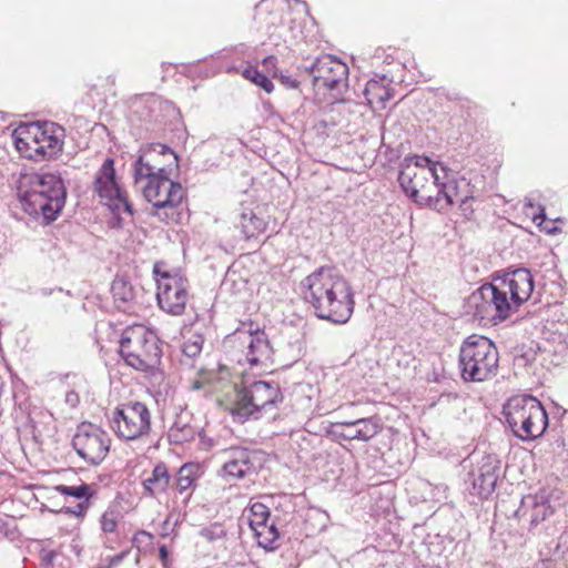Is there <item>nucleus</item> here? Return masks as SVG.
<instances>
[{"mask_svg":"<svg viewBox=\"0 0 568 568\" xmlns=\"http://www.w3.org/2000/svg\"><path fill=\"white\" fill-rule=\"evenodd\" d=\"M303 298L315 315L334 324H345L354 312V294L347 280L335 268L322 266L301 282Z\"/></svg>","mask_w":568,"mask_h":568,"instance_id":"nucleus-1","label":"nucleus"},{"mask_svg":"<svg viewBox=\"0 0 568 568\" xmlns=\"http://www.w3.org/2000/svg\"><path fill=\"white\" fill-rule=\"evenodd\" d=\"M283 399L278 383L254 381L250 384H232L219 398V405L234 422L243 424L248 419H260L274 413Z\"/></svg>","mask_w":568,"mask_h":568,"instance_id":"nucleus-2","label":"nucleus"},{"mask_svg":"<svg viewBox=\"0 0 568 568\" xmlns=\"http://www.w3.org/2000/svg\"><path fill=\"white\" fill-rule=\"evenodd\" d=\"M438 169L446 175V169L427 156L405 158L398 175V182L405 194L414 202L437 211H442L440 194L446 196L447 203L450 196L447 186L442 183Z\"/></svg>","mask_w":568,"mask_h":568,"instance_id":"nucleus-3","label":"nucleus"},{"mask_svg":"<svg viewBox=\"0 0 568 568\" xmlns=\"http://www.w3.org/2000/svg\"><path fill=\"white\" fill-rule=\"evenodd\" d=\"M29 187L18 193L21 206L43 224L57 220L65 204L67 190L61 175L57 172H38L28 179Z\"/></svg>","mask_w":568,"mask_h":568,"instance_id":"nucleus-4","label":"nucleus"},{"mask_svg":"<svg viewBox=\"0 0 568 568\" xmlns=\"http://www.w3.org/2000/svg\"><path fill=\"white\" fill-rule=\"evenodd\" d=\"M119 354L126 365L149 374L153 383L160 384L164 379V373L160 368L161 341L144 325L130 326L123 331Z\"/></svg>","mask_w":568,"mask_h":568,"instance_id":"nucleus-5","label":"nucleus"},{"mask_svg":"<svg viewBox=\"0 0 568 568\" xmlns=\"http://www.w3.org/2000/svg\"><path fill=\"white\" fill-rule=\"evenodd\" d=\"M499 353L496 345L483 335H470L459 348L458 367L465 382H484L498 371Z\"/></svg>","mask_w":568,"mask_h":568,"instance_id":"nucleus-6","label":"nucleus"},{"mask_svg":"<svg viewBox=\"0 0 568 568\" xmlns=\"http://www.w3.org/2000/svg\"><path fill=\"white\" fill-rule=\"evenodd\" d=\"M506 422L521 440L540 437L548 427V415L541 403L531 395L510 397L504 406Z\"/></svg>","mask_w":568,"mask_h":568,"instance_id":"nucleus-7","label":"nucleus"},{"mask_svg":"<svg viewBox=\"0 0 568 568\" xmlns=\"http://www.w3.org/2000/svg\"><path fill=\"white\" fill-rule=\"evenodd\" d=\"M18 133L14 144L26 158L33 161L50 160L62 152L65 131L54 122L33 124L27 131V136Z\"/></svg>","mask_w":568,"mask_h":568,"instance_id":"nucleus-8","label":"nucleus"},{"mask_svg":"<svg viewBox=\"0 0 568 568\" xmlns=\"http://www.w3.org/2000/svg\"><path fill=\"white\" fill-rule=\"evenodd\" d=\"M465 310L485 325L498 324L515 313L496 278L474 291L465 302Z\"/></svg>","mask_w":568,"mask_h":568,"instance_id":"nucleus-9","label":"nucleus"},{"mask_svg":"<svg viewBox=\"0 0 568 568\" xmlns=\"http://www.w3.org/2000/svg\"><path fill=\"white\" fill-rule=\"evenodd\" d=\"M156 278V300L159 307L173 316L184 314L189 301L187 280L179 272L164 270V263L156 262L153 266Z\"/></svg>","mask_w":568,"mask_h":568,"instance_id":"nucleus-10","label":"nucleus"},{"mask_svg":"<svg viewBox=\"0 0 568 568\" xmlns=\"http://www.w3.org/2000/svg\"><path fill=\"white\" fill-rule=\"evenodd\" d=\"M110 427L120 439L143 438L151 432V413L141 402L122 404L113 410Z\"/></svg>","mask_w":568,"mask_h":568,"instance_id":"nucleus-11","label":"nucleus"},{"mask_svg":"<svg viewBox=\"0 0 568 568\" xmlns=\"http://www.w3.org/2000/svg\"><path fill=\"white\" fill-rule=\"evenodd\" d=\"M140 154L134 163V182L141 184L145 176L171 174L178 168L179 159L175 152L168 145L152 143L140 149Z\"/></svg>","mask_w":568,"mask_h":568,"instance_id":"nucleus-12","label":"nucleus"},{"mask_svg":"<svg viewBox=\"0 0 568 568\" xmlns=\"http://www.w3.org/2000/svg\"><path fill=\"white\" fill-rule=\"evenodd\" d=\"M111 439L105 430L91 423H81L72 438L77 454L90 465H100L110 450Z\"/></svg>","mask_w":568,"mask_h":568,"instance_id":"nucleus-13","label":"nucleus"},{"mask_svg":"<svg viewBox=\"0 0 568 568\" xmlns=\"http://www.w3.org/2000/svg\"><path fill=\"white\" fill-rule=\"evenodd\" d=\"M307 69L313 77L314 87L318 90L326 89L335 92L337 97L347 88L348 67L332 55L317 58Z\"/></svg>","mask_w":568,"mask_h":568,"instance_id":"nucleus-14","label":"nucleus"},{"mask_svg":"<svg viewBox=\"0 0 568 568\" xmlns=\"http://www.w3.org/2000/svg\"><path fill=\"white\" fill-rule=\"evenodd\" d=\"M94 191L115 213L133 214L132 205L116 181L113 159H105L99 169L94 180Z\"/></svg>","mask_w":568,"mask_h":568,"instance_id":"nucleus-15","label":"nucleus"},{"mask_svg":"<svg viewBox=\"0 0 568 568\" xmlns=\"http://www.w3.org/2000/svg\"><path fill=\"white\" fill-rule=\"evenodd\" d=\"M135 185L142 190L145 200L155 209L178 206L184 196L182 185L173 182L170 174L156 173V175L145 176L144 182Z\"/></svg>","mask_w":568,"mask_h":568,"instance_id":"nucleus-16","label":"nucleus"},{"mask_svg":"<svg viewBox=\"0 0 568 568\" xmlns=\"http://www.w3.org/2000/svg\"><path fill=\"white\" fill-rule=\"evenodd\" d=\"M560 495L561 491L557 489L552 491L541 489L536 495L525 496L516 510V515L520 520L527 521L529 530H531L556 511L557 507L560 506Z\"/></svg>","mask_w":568,"mask_h":568,"instance_id":"nucleus-17","label":"nucleus"},{"mask_svg":"<svg viewBox=\"0 0 568 568\" xmlns=\"http://www.w3.org/2000/svg\"><path fill=\"white\" fill-rule=\"evenodd\" d=\"M261 468L260 454L243 447H232L225 452L221 474L224 478L239 480L256 475Z\"/></svg>","mask_w":568,"mask_h":568,"instance_id":"nucleus-18","label":"nucleus"},{"mask_svg":"<svg viewBox=\"0 0 568 568\" xmlns=\"http://www.w3.org/2000/svg\"><path fill=\"white\" fill-rule=\"evenodd\" d=\"M500 473V460L495 455H485L473 465L467 475L471 494L487 498L495 490Z\"/></svg>","mask_w":568,"mask_h":568,"instance_id":"nucleus-19","label":"nucleus"},{"mask_svg":"<svg viewBox=\"0 0 568 568\" xmlns=\"http://www.w3.org/2000/svg\"><path fill=\"white\" fill-rule=\"evenodd\" d=\"M497 284L507 296L514 312L529 300L534 291V277L527 268H516L496 278Z\"/></svg>","mask_w":568,"mask_h":568,"instance_id":"nucleus-20","label":"nucleus"},{"mask_svg":"<svg viewBox=\"0 0 568 568\" xmlns=\"http://www.w3.org/2000/svg\"><path fill=\"white\" fill-rule=\"evenodd\" d=\"M231 339L245 346V359L251 366H268L272 363L273 348L265 332L236 331Z\"/></svg>","mask_w":568,"mask_h":568,"instance_id":"nucleus-21","label":"nucleus"},{"mask_svg":"<svg viewBox=\"0 0 568 568\" xmlns=\"http://www.w3.org/2000/svg\"><path fill=\"white\" fill-rule=\"evenodd\" d=\"M336 425L345 427V430L341 432L339 436L348 440L357 439L368 442L382 430L379 419L376 417L357 418L353 422H339L336 423Z\"/></svg>","mask_w":568,"mask_h":568,"instance_id":"nucleus-22","label":"nucleus"},{"mask_svg":"<svg viewBox=\"0 0 568 568\" xmlns=\"http://www.w3.org/2000/svg\"><path fill=\"white\" fill-rule=\"evenodd\" d=\"M171 475L164 463H158L151 475L142 481L144 494L150 497H158L165 493L171 484Z\"/></svg>","mask_w":568,"mask_h":568,"instance_id":"nucleus-23","label":"nucleus"},{"mask_svg":"<svg viewBox=\"0 0 568 568\" xmlns=\"http://www.w3.org/2000/svg\"><path fill=\"white\" fill-rule=\"evenodd\" d=\"M266 225L267 223L264 219L257 216V214L250 209H244L234 220V226L241 231L245 240L257 237L265 231Z\"/></svg>","mask_w":568,"mask_h":568,"instance_id":"nucleus-24","label":"nucleus"},{"mask_svg":"<svg viewBox=\"0 0 568 568\" xmlns=\"http://www.w3.org/2000/svg\"><path fill=\"white\" fill-rule=\"evenodd\" d=\"M258 546L267 550H274L277 548V540L280 532L274 523L271 525L264 524L254 530Z\"/></svg>","mask_w":568,"mask_h":568,"instance_id":"nucleus-25","label":"nucleus"},{"mask_svg":"<svg viewBox=\"0 0 568 568\" xmlns=\"http://www.w3.org/2000/svg\"><path fill=\"white\" fill-rule=\"evenodd\" d=\"M111 292L116 303L126 305L134 300V288L130 282L122 277H115L111 285Z\"/></svg>","mask_w":568,"mask_h":568,"instance_id":"nucleus-26","label":"nucleus"},{"mask_svg":"<svg viewBox=\"0 0 568 568\" xmlns=\"http://www.w3.org/2000/svg\"><path fill=\"white\" fill-rule=\"evenodd\" d=\"M195 480L196 466L194 464H184L176 474L175 488L180 494H183L194 486Z\"/></svg>","mask_w":568,"mask_h":568,"instance_id":"nucleus-27","label":"nucleus"},{"mask_svg":"<svg viewBox=\"0 0 568 568\" xmlns=\"http://www.w3.org/2000/svg\"><path fill=\"white\" fill-rule=\"evenodd\" d=\"M250 513L251 516L248 517V524L253 531L262 525L266 524L270 517L268 507L260 501L251 505Z\"/></svg>","mask_w":568,"mask_h":568,"instance_id":"nucleus-28","label":"nucleus"},{"mask_svg":"<svg viewBox=\"0 0 568 568\" xmlns=\"http://www.w3.org/2000/svg\"><path fill=\"white\" fill-rule=\"evenodd\" d=\"M57 490L64 496L74 497L80 501L90 500V498L94 495V490L88 484H81L79 486L60 485L57 487Z\"/></svg>","mask_w":568,"mask_h":568,"instance_id":"nucleus-29","label":"nucleus"},{"mask_svg":"<svg viewBox=\"0 0 568 568\" xmlns=\"http://www.w3.org/2000/svg\"><path fill=\"white\" fill-rule=\"evenodd\" d=\"M243 77L262 88L267 93H271L274 89L273 82L268 77L258 71L255 67H247L243 71Z\"/></svg>","mask_w":568,"mask_h":568,"instance_id":"nucleus-30","label":"nucleus"},{"mask_svg":"<svg viewBox=\"0 0 568 568\" xmlns=\"http://www.w3.org/2000/svg\"><path fill=\"white\" fill-rule=\"evenodd\" d=\"M204 336L202 334H192L182 346L183 356L193 359L202 352Z\"/></svg>","mask_w":568,"mask_h":568,"instance_id":"nucleus-31","label":"nucleus"},{"mask_svg":"<svg viewBox=\"0 0 568 568\" xmlns=\"http://www.w3.org/2000/svg\"><path fill=\"white\" fill-rule=\"evenodd\" d=\"M195 430L192 426L180 428V420H176L169 430V438L174 444H183L194 438Z\"/></svg>","mask_w":568,"mask_h":568,"instance_id":"nucleus-32","label":"nucleus"},{"mask_svg":"<svg viewBox=\"0 0 568 568\" xmlns=\"http://www.w3.org/2000/svg\"><path fill=\"white\" fill-rule=\"evenodd\" d=\"M101 529L103 532H113L118 526V518L114 511H105L100 519Z\"/></svg>","mask_w":568,"mask_h":568,"instance_id":"nucleus-33","label":"nucleus"},{"mask_svg":"<svg viewBox=\"0 0 568 568\" xmlns=\"http://www.w3.org/2000/svg\"><path fill=\"white\" fill-rule=\"evenodd\" d=\"M224 534L225 532H224L223 527L219 524L212 525L209 528H204L201 531V535L210 540L221 538L224 536Z\"/></svg>","mask_w":568,"mask_h":568,"instance_id":"nucleus-34","label":"nucleus"},{"mask_svg":"<svg viewBox=\"0 0 568 568\" xmlns=\"http://www.w3.org/2000/svg\"><path fill=\"white\" fill-rule=\"evenodd\" d=\"M89 507H90V500H82V501H79L74 506L67 507L65 513L74 515L77 517H82L85 515Z\"/></svg>","mask_w":568,"mask_h":568,"instance_id":"nucleus-35","label":"nucleus"},{"mask_svg":"<svg viewBox=\"0 0 568 568\" xmlns=\"http://www.w3.org/2000/svg\"><path fill=\"white\" fill-rule=\"evenodd\" d=\"M276 63L277 59L274 55H268L263 59V67L270 74H272L273 78H276L278 72Z\"/></svg>","mask_w":568,"mask_h":568,"instance_id":"nucleus-36","label":"nucleus"},{"mask_svg":"<svg viewBox=\"0 0 568 568\" xmlns=\"http://www.w3.org/2000/svg\"><path fill=\"white\" fill-rule=\"evenodd\" d=\"M276 78H278L280 82L288 89H297L300 85V82L295 78L285 74L280 70Z\"/></svg>","mask_w":568,"mask_h":568,"instance_id":"nucleus-37","label":"nucleus"},{"mask_svg":"<svg viewBox=\"0 0 568 568\" xmlns=\"http://www.w3.org/2000/svg\"><path fill=\"white\" fill-rule=\"evenodd\" d=\"M442 183L447 186V193L450 196V202L447 203L446 196L444 194H440V205H443L442 210H444V209L450 206L454 203L453 196H454L456 186H455V183L453 181L448 182V183L447 182H442Z\"/></svg>","mask_w":568,"mask_h":568,"instance_id":"nucleus-38","label":"nucleus"},{"mask_svg":"<svg viewBox=\"0 0 568 568\" xmlns=\"http://www.w3.org/2000/svg\"><path fill=\"white\" fill-rule=\"evenodd\" d=\"M560 539L561 537L558 540L552 539L549 542L547 556L559 557L562 554Z\"/></svg>","mask_w":568,"mask_h":568,"instance_id":"nucleus-39","label":"nucleus"},{"mask_svg":"<svg viewBox=\"0 0 568 568\" xmlns=\"http://www.w3.org/2000/svg\"><path fill=\"white\" fill-rule=\"evenodd\" d=\"M65 403L71 407V408H75L79 403H80V396L77 392L74 390H69L67 394H65Z\"/></svg>","mask_w":568,"mask_h":568,"instance_id":"nucleus-40","label":"nucleus"},{"mask_svg":"<svg viewBox=\"0 0 568 568\" xmlns=\"http://www.w3.org/2000/svg\"><path fill=\"white\" fill-rule=\"evenodd\" d=\"M124 557H125V552H121L119 555L111 557L109 559V567H106V568H112V567L119 565L123 560Z\"/></svg>","mask_w":568,"mask_h":568,"instance_id":"nucleus-41","label":"nucleus"},{"mask_svg":"<svg viewBox=\"0 0 568 568\" xmlns=\"http://www.w3.org/2000/svg\"><path fill=\"white\" fill-rule=\"evenodd\" d=\"M159 556H160L161 561L163 564H165V561L169 558V550H168V547L165 545H162V546L159 547Z\"/></svg>","mask_w":568,"mask_h":568,"instance_id":"nucleus-42","label":"nucleus"},{"mask_svg":"<svg viewBox=\"0 0 568 568\" xmlns=\"http://www.w3.org/2000/svg\"><path fill=\"white\" fill-rule=\"evenodd\" d=\"M532 220H534V222H537L538 220H540L539 224H541L546 220L545 209L539 206V214H534Z\"/></svg>","mask_w":568,"mask_h":568,"instance_id":"nucleus-43","label":"nucleus"},{"mask_svg":"<svg viewBox=\"0 0 568 568\" xmlns=\"http://www.w3.org/2000/svg\"><path fill=\"white\" fill-rule=\"evenodd\" d=\"M468 197H465L463 201H462V204H460V207L463 211H466L468 209Z\"/></svg>","mask_w":568,"mask_h":568,"instance_id":"nucleus-44","label":"nucleus"},{"mask_svg":"<svg viewBox=\"0 0 568 568\" xmlns=\"http://www.w3.org/2000/svg\"><path fill=\"white\" fill-rule=\"evenodd\" d=\"M168 524H169V520H165V521H164L163 531L161 532V535H162L163 537H165V536H168V535H169L168 529H166Z\"/></svg>","mask_w":568,"mask_h":568,"instance_id":"nucleus-45","label":"nucleus"},{"mask_svg":"<svg viewBox=\"0 0 568 568\" xmlns=\"http://www.w3.org/2000/svg\"><path fill=\"white\" fill-rule=\"evenodd\" d=\"M389 98H390V95H389V93H388L387 91H385V95H381V97H379V99H381L382 101H386V100H388Z\"/></svg>","mask_w":568,"mask_h":568,"instance_id":"nucleus-46","label":"nucleus"},{"mask_svg":"<svg viewBox=\"0 0 568 568\" xmlns=\"http://www.w3.org/2000/svg\"><path fill=\"white\" fill-rule=\"evenodd\" d=\"M525 206H526V207L534 209V204H532V202H531V200H530V199H527V200H526Z\"/></svg>","mask_w":568,"mask_h":568,"instance_id":"nucleus-47","label":"nucleus"},{"mask_svg":"<svg viewBox=\"0 0 568 568\" xmlns=\"http://www.w3.org/2000/svg\"><path fill=\"white\" fill-rule=\"evenodd\" d=\"M201 387V383L200 382H195L194 385H193V388L194 389H199Z\"/></svg>","mask_w":568,"mask_h":568,"instance_id":"nucleus-48","label":"nucleus"},{"mask_svg":"<svg viewBox=\"0 0 568 568\" xmlns=\"http://www.w3.org/2000/svg\"><path fill=\"white\" fill-rule=\"evenodd\" d=\"M184 427H190V425H189V424H186V423H182V422L180 420V428H184Z\"/></svg>","mask_w":568,"mask_h":568,"instance_id":"nucleus-49","label":"nucleus"}]
</instances>
